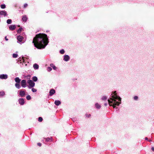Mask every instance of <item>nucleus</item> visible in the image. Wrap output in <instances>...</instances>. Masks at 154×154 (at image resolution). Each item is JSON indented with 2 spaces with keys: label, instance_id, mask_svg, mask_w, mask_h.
<instances>
[{
  "label": "nucleus",
  "instance_id": "nucleus-15",
  "mask_svg": "<svg viewBox=\"0 0 154 154\" xmlns=\"http://www.w3.org/2000/svg\"><path fill=\"white\" fill-rule=\"evenodd\" d=\"M21 80L19 79V77H16L15 79V82L17 83H20L21 81Z\"/></svg>",
  "mask_w": 154,
  "mask_h": 154
},
{
  "label": "nucleus",
  "instance_id": "nucleus-6",
  "mask_svg": "<svg viewBox=\"0 0 154 154\" xmlns=\"http://www.w3.org/2000/svg\"><path fill=\"white\" fill-rule=\"evenodd\" d=\"M8 78V75L6 74H2L0 75V78L1 79H6Z\"/></svg>",
  "mask_w": 154,
  "mask_h": 154
},
{
  "label": "nucleus",
  "instance_id": "nucleus-3",
  "mask_svg": "<svg viewBox=\"0 0 154 154\" xmlns=\"http://www.w3.org/2000/svg\"><path fill=\"white\" fill-rule=\"evenodd\" d=\"M27 83L29 85V86H28L29 88H31V87H33L35 86V83L32 80H28Z\"/></svg>",
  "mask_w": 154,
  "mask_h": 154
},
{
  "label": "nucleus",
  "instance_id": "nucleus-30",
  "mask_svg": "<svg viewBox=\"0 0 154 154\" xmlns=\"http://www.w3.org/2000/svg\"><path fill=\"white\" fill-rule=\"evenodd\" d=\"M64 52L65 51L63 49L61 50L60 51V53L62 54H63L64 53Z\"/></svg>",
  "mask_w": 154,
  "mask_h": 154
},
{
  "label": "nucleus",
  "instance_id": "nucleus-5",
  "mask_svg": "<svg viewBox=\"0 0 154 154\" xmlns=\"http://www.w3.org/2000/svg\"><path fill=\"white\" fill-rule=\"evenodd\" d=\"M18 101L19 103L21 105H23L25 103L24 99L23 98H20L18 100Z\"/></svg>",
  "mask_w": 154,
  "mask_h": 154
},
{
  "label": "nucleus",
  "instance_id": "nucleus-38",
  "mask_svg": "<svg viewBox=\"0 0 154 154\" xmlns=\"http://www.w3.org/2000/svg\"><path fill=\"white\" fill-rule=\"evenodd\" d=\"M5 40H6V41H8V38H7V37H6H6H5Z\"/></svg>",
  "mask_w": 154,
  "mask_h": 154
},
{
  "label": "nucleus",
  "instance_id": "nucleus-4",
  "mask_svg": "<svg viewBox=\"0 0 154 154\" xmlns=\"http://www.w3.org/2000/svg\"><path fill=\"white\" fill-rule=\"evenodd\" d=\"M21 86L23 88H25L26 87V81L25 80L23 79L22 80L21 82Z\"/></svg>",
  "mask_w": 154,
  "mask_h": 154
},
{
  "label": "nucleus",
  "instance_id": "nucleus-26",
  "mask_svg": "<svg viewBox=\"0 0 154 154\" xmlns=\"http://www.w3.org/2000/svg\"><path fill=\"white\" fill-rule=\"evenodd\" d=\"M26 98L28 100H29L31 99V98L30 95H28L26 96Z\"/></svg>",
  "mask_w": 154,
  "mask_h": 154
},
{
  "label": "nucleus",
  "instance_id": "nucleus-42",
  "mask_svg": "<svg viewBox=\"0 0 154 154\" xmlns=\"http://www.w3.org/2000/svg\"><path fill=\"white\" fill-rule=\"evenodd\" d=\"M18 27H20V25H18Z\"/></svg>",
  "mask_w": 154,
  "mask_h": 154
},
{
  "label": "nucleus",
  "instance_id": "nucleus-8",
  "mask_svg": "<svg viewBox=\"0 0 154 154\" xmlns=\"http://www.w3.org/2000/svg\"><path fill=\"white\" fill-rule=\"evenodd\" d=\"M0 15L5 16L7 15V13L6 11H0Z\"/></svg>",
  "mask_w": 154,
  "mask_h": 154
},
{
  "label": "nucleus",
  "instance_id": "nucleus-29",
  "mask_svg": "<svg viewBox=\"0 0 154 154\" xmlns=\"http://www.w3.org/2000/svg\"><path fill=\"white\" fill-rule=\"evenodd\" d=\"M17 57V54H13V57L14 58H16Z\"/></svg>",
  "mask_w": 154,
  "mask_h": 154
},
{
  "label": "nucleus",
  "instance_id": "nucleus-21",
  "mask_svg": "<svg viewBox=\"0 0 154 154\" xmlns=\"http://www.w3.org/2000/svg\"><path fill=\"white\" fill-rule=\"evenodd\" d=\"M32 79L33 81L34 82H36L37 81L38 79L37 78L36 76H34L32 78Z\"/></svg>",
  "mask_w": 154,
  "mask_h": 154
},
{
  "label": "nucleus",
  "instance_id": "nucleus-9",
  "mask_svg": "<svg viewBox=\"0 0 154 154\" xmlns=\"http://www.w3.org/2000/svg\"><path fill=\"white\" fill-rule=\"evenodd\" d=\"M44 139L45 140V141L46 142H51L52 141V137H51L50 138H44Z\"/></svg>",
  "mask_w": 154,
  "mask_h": 154
},
{
  "label": "nucleus",
  "instance_id": "nucleus-16",
  "mask_svg": "<svg viewBox=\"0 0 154 154\" xmlns=\"http://www.w3.org/2000/svg\"><path fill=\"white\" fill-rule=\"evenodd\" d=\"M54 103L57 106H59L61 104V102L59 100H56L55 101Z\"/></svg>",
  "mask_w": 154,
  "mask_h": 154
},
{
  "label": "nucleus",
  "instance_id": "nucleus-32",
  "mask_svg": "<svg viewBox=\"0 0 154 154\" xmlns=\"http://www.w3.org/2000/svg\"><path fill=\"white\" fill-rule=\"evenodd\" d=\"M51 70H52V68L51 67H48L47 70L48 71H51Z\"/></svg>",
  "mask_w": 154,
  "mask_h": 154
},
{
  "label": "nucleus",
  "instance_id": "nucleus-31",
  "mask_svg": "<svg viewBox=\"0 0 154 154\" xmlns=\"http://www.w3.org/2000/svg\"><path fill=\"white\" fill-rule=\"evenodd\" d=\"M32 91L33 92H36L37 91L35 89L33 88L32 89Z\"/></svg>",
  "mask_w": 154,
  "mask_h": 154
},
{
  "label": "nucleus",
  "instance_id": "nucleus-36",
  "mask_svg": "<svg viewBox=\"0 0 154 154\" xmlns=\"http://www.w3.org/2000/svg\"><path fill=\"white\" fill-rule=\"evenodd\" d=\"M37 145L39 146H42V144L40 143H37Z\"/></svg>",
  "mask_w": 154,
  "mask_h": 154
},
{
  "label": "nucleus",
  "instance_id": "nucleus-33",
  "mask_svg": "<svg viewBox=\"0 0 154 154\" xmlns=\"http://www.w3.org/2000/svg\"><path fill=\"white\" fill-rule=\"evenodd\" d=\"M138 97L137 96H135L134 97V99L135 100H137L138 99Z\"/></svg>",
  "mask_w": 154,
  "mask_h": 154
},
{
  "label": "nucleus",
  "instance_id": "nucleus-20",
  "mask_svg": "<svg viewBox=\"0 0 154 154\" xmlns=\"http://www.w3.org/2000/svg\"><path fill=\"white\" fill-rule=\"evenodd\" d=\"M50 66L52 67L54 70H56L57 69V67L53 64H51Z\"/></svg>",
  "mask_w": 154,
  "mask_h": 154
},
{
  "label": "nucleus",
  "instance_id": "nucleus-14",
  "mask_svg": "<svg viewBox=\"0 0 154 154\" xmlns=\"http://www.w3.org/2000/svg\"><path fill=\"white\" fill-rule=\"evenodd\" d=\"M27 20V17L26 15H24L23 16L22 20L23 22H26V21Z\"/></svg>",
  "mask_w": 154,
  "mask_h": 154
},
{
  "label": "nucleus",
  "instance_id": "nucleus-19",
  "mask_svg": "<svg viewBox=\"0 0 154 154\" xmlns=\"http://www.w3.org/2000/svg\"><path fill=\"white\" fill-rule=\"evenodd\" d=\"M19 83H16L15 84V87L19 89L20 88V85Z\"/></svg>",
  "mask_w": 154,
  "mask_h": 154
},
{
  "label": "nucleus",
  "instance_id": "nucleus-41",
  "mask_svg": "<svg viewBox=\"0 0 154 154\" xmlns=\"http://www.w3.org/2000/svg\"><path fill=\"white\" fill-rule=\"evenodd\" d=\"M107 103H105V105H106V106L107 105Z\"/></svg>",
  "mask_w": 154,
  "mask_h": 154
},
{
  "label": "nucleus",
  "instance_id": "nucleus-37",
  "mask_svg": "<svg viewBox=\"0 0 154 154\" xmlns=\"http://www.w3.org/2000/svg\"><path fill=\"white\" fill-rule=\"evenodd\" d=\"M151 149L152 151H154V147H152L151 148Z\"/></svg>",
  "mask_w": 154,
  "mask_h": 154
},
{
  "label": "nucleus",
  "instance_id": "nucleus-40",
  "mask_svg": "<svg viewBox=\"0 0 154 154\" xmlns=\"http://www.w3.org/2000/svg\"><path fill=\"white\" fill-rule=\"evenodd\" d=\"M30 77V75H27V77Z\"/></svg>",
  "mask_w": 154,
  "mask_h": 154
},
{
  "label": "nucleus",
  "instance_id": "nucleus-23",
  "mask_svg": "<svg viewBox=\"0 0 154 154\" xmlns=\"http://www.w3.org/2000/svg\"><path fill=\"white\" fill-rule=\"evenodd\" d=\"M12 22V20L11 19H8L7 21V23L8 24H11Z\"/></svg>",
  "mask_w": 154,
  "mask_h": 154
},
{
  "label": "nucleus",
  "instance_id": "nucleus-39",
  "mask_svg": "<svg viewBox=\"0 0 154 154\" xmlns=\"http://www.w3.org/2000/svg\"><path fill=\"white\" fill-rule=\"evenodd\" d=\"M145 139L146 140H147L148 139V138L147 137H146Z\"/></svg>",
  "mask_w": 154,
  "mask_h": 154
},
{
  "label": "nucleus",
  "instance_id": "nucleus-1",
  "mask_svg": "<svg viewBox=\"0 0 154 154\" xmlns=\"http://www.w3.org/2000/svg\"><path fill=\"white\" fill-rule=\"evenodd\" d=\"M49 42L46 34L39 33L36 35L33 39L32 43L35 47L38 49L44 48Z\"/></svg>",
  "mask_w": 154,
  "mask_h": 154
},
{
  "label": "nucleus",
  "instance_id": "nucleus-2",
  "mask_svg": "<svg viewBox=\"0 0 154 154\" xmlns=\"http://www.w3.org/2000/svg\"><path fill=\"white\" fill-rule=\"evenodd\" d=\"M111 99V101L109 100H108V103L109 105L112 106L113 108H115L116 105L119 106L121 103L120 102L119 103L116 100H118L119 101H121V98L117 95L116 91L114 92V95L112 96V98Z\"/></svg>",
  "mask_w": 154,
  "mask_h": 154
},
{
  "label": "nucleus",
  "instance_id": "nucleus-27",
  "mask_svg": "<svg viewBox=\"0 0 154 154\" xmlns=\"http://www.w3.org/2000/svg\"><path fill=\"white\" fill-rule=\"evenodd\" d=\"M2 8L4 9L6 8V6L5 4L2 5L0 6Z\"/></svg>",
  "mask_w": 154,
  "mask_h": 154
},
{
  "label": "nucleus",
  "instance_id": "nucleus-12",
  "mask_svg": "<svg viewBox=\"0 0 154 154\" xmlns=\"http://www.w3.org/2000/svg\"><path fill=\"white\" fill-rule=\"evenodd\" d=\"M70 57L68 55H66L64 56V60L66 61H68Z\"/></svg>",
  "mask_w": 154,
  "mask_h": 154
},
{
  "label": "nucleus",
  "instance_id": "nucleus-28",
  "mask_svg": "<svg viewBox=\"0 0 154 154\" xmlns=\"http://www.w3.org/2000/svg\"><path fill=\"white\" fill-rule=\"evenodd\" d=\"M43 120L42 118L41 117H39L38 119V121L39 122H41Z\"/></svg>",
  "mask_w": 154,
  "mask_h": 154
},
{
  "label": "nucleus",
  "instance_id": "nucleus-18",
  "mask_svg": "<svg viewBox=\"0 0 154 154\" xmlns=\"http://www.w3.org/2000/svg\"><path fill=\"white\" fill-rule=\"evenodd\" d=\"M5 95V93L4 91H2L0 92V97H2Z\"/></svg>",
  "mask_w": 154,
  "mask_h": 154
},
{
  "label": "nucleus",
  "instance_id": "nucleus-10",
  "mask_svg": "<svg viewBox=\"0 0 154 154\" xmlns=\"http://www.w3.org/2000/svg\"><path fill=\"white\" fill-rule=\"evenodd\" d=\"M55 93V90L54 89H51L49 92V95L52 96Z\"/></svg>",
  "mask_w": 154,
  "mask_h": 154
},
{
  "label": "nucleus",
  "instance_id": "nucleus-11",
  "mask_svg": "<svg viewBox=\"0 0 154 154\" xmlns=\"http://www.w3.org/2000/svg\"><path fill=\"white\" fill-rule=\"evenodd\" d=\"M16 28V26L15 25H11L9 27V28L10 30H13L15 29Z\"/></svg>",
  "mask_w": 154,
  "mask_h": 154
},
{
  "label": "nucleus",
  "instance_id": "nucleus-25",
  "mask_svg": "<svg viewBox=\"0 0 154 154\" xmlns=\"http://www.w3.org/2000/svg\"><path fill=\"white\" fill-rule=\"evenodd\" d=\"M107 97L106 96H103L101 98L102 100H106L107 99Z\"/></svg>",
  "mask_w": 154,
  "mask_h": 154
},
{
  "label": "nucleus",
  "instance_id": "nucleus-35",
  "mask_svg": "<svg viewBox=\"0 0 154 154\" xmlns=\"http://www.w3.org/2000/svg\"><path fill=\"white\" fill-rule=\"evenodd\" d=\"M28 6V5L27 4H25L24 5V8H26Z\"/></svg>",
  "mask_w": 154,
  "mask_h": 154
},
{
  "label": "nucleus",
  "instance_id": "nucleus-22",
  "mask_svg": "<svg viewBox=\"0 0 154 154\" xmlns=\"http://www.w3.org/2000/svg\"><path fill=\"white\" fill-rule=\"evenodd\" d=\"M95 106L96 107L97 109H99L100 108V106L99 104L98 103H96Z\"/></svg>",
  "mask_w": 154,
  "mask_h": 154
},
{
  "label": "nucleus",
  "instance_id": "nucleus-34",
  "mask_svg": "<svg viewBox=\"0 0 154 154\" xmlns=\"http://www.w3.org/2000/svg\"><path fill=\"white\" fill-rule=\"evenodd\" d=\"M86 116L87 117L89 118L91 116V115L90 114H86Z\"/></svg>",
  "mask_w": 154,
  "mask_h": 154
},
{
  "label": "nucleus",
  "instance_id": "nucleus-7",
  "mask_svg": "<svg viewBox=\"0 0 154 154\" xmlns=\"http://www.w3.org/2000/svg\"><path fill=\"white\" fill-rule=\"evenodd\" d=\"M19 94L21 97H23L25 95V93L24 91L21 90L20 91Z\"/></svg>",
  "mask_w": 154,
  "mask_h": 154
},
{
  "label": "nucleus",
  "instance_id": "nucleus-17",
  "mask_svg": "<svg viewBox=\"0 0 154 154\" xmlns=\"http://www.w3.org/2000/svg\"><path fill=\"white\" fill-rule=\"evenodd\" d=\"M33 67L34 69H38L39 66L37 64L35 63L33 65Z\"/></svg>",
  "mask_w": 154,
  "mask_h": 154
},
{
  "label": "nucleus",
  "instance_id": "nucleus-24",
  "mask_svg": "<svg viewBox=\"0 0 154 154\" xmlns=\"http://www.w3.org/2000/svg\"><path fill=\"white\" fill-rule=\"evenodd\" d=\"M23 29L22 28V27L20 28L17 31V32L18 33H20L22 29Z\"/></svg>",
  "mask_w": 154,
  "mask_h": 154
},
{
  "label": "nucleus",
  "instance_id": "nucleus-13",
  "mask_svg": "<svg viewBox=\"0 0 154 154\" xmlns=\"http://www.w3.org/2000/svg\"><path fill=\"white\" fill-rule=\"evenodd\" d=\"M23 38V37L22 36L19 35L17 37V40L20 42H21L22 41Z\"/></svg>",
  "mask_w": 154,
  "mask_h": 154
}]
</instances>
